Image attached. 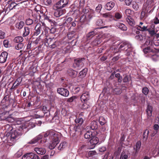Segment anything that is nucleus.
Segmentation results:
<instances>
[{
  "label": "nucleus",
  "mask_w": 159,
  "mask_h": 159,
  "mask_svg": "<svg viewBox=\"0 0 159 159\" xmlns=\"http://www.w3.org/2000/svg\"><path fill=\"white\" fill-rule=\"evenodd\" d=\"M142 92L145 95H147L148 93V89L147 87H144L143 89Z\"/></svg>",
  "instance_id": "09e8293b"
},
{
  "label": "nucleus",
  "mask_w": 159,
  "mask_h": 159,
  "mask_svg": "<svg viewBox=\"0 0 159 159\" xmlns=\"http://www.w3.org/2000/svg\"><path fill=\"white\" fill-rule=\"evenodd\" d=\"M128 155L125 152H122L121 154L120 159H127Z\"/></svg>",
  "instance_id": "58836bf2"
},
{
  "label": "nucleus",
  "mask_w": 159,
  "mask_h": 159,
  "mask_svg": "<svg viewBox=\"0 0 159 159\" xmlns=\"http://www.w3.org/2000/svg\"><path fill=\"white\" fill-rule=\"evenodd\" d=\"M87 71V69L84 68L79 73V76L81 77H84L86 75Z\"/></svg>",
  "instance_id": "c85d7f7f"
},
{
  "label": "nucleus",
  "mask_w": 159,
  "mask_h": 159,
  "mask_svg": "<svg viewBox=\"0 0 159 159\" xmlns=\"http://www.w3.org/2000/svg\"><path fill=\"white\" fill-rule=\"evenodd\" d=\"M75 35V32H71L68 34L67 37L69 39H71L74 38Z\"/></svg>",
  "instance_id": "e433bc0d"
},
{
  "label": "nucleus",
  "mask_w": 159,
  "mask_h": 159,
  "mask_svg": "<svg viewBox=\"0 0 159 159\" xmlns=\"http://www.w3.org/2000/svg\"><path fill=\"white\" fill-rule=\"evenodd\" d=\"M69 75L73 78L75 77L77 75V72L72 69H69L68 70Z\"/></svg>",
  "instance_id": "a878e982"
},
{
  "label": "nucleus",
  "mask_w": 159,
  "mask_h": 159,
  "mask_svg": "<svg viewBox=\"0 0 159 159\" xmlns=\"http://www.w3.org/2000/svg\"><path fill=\"white\" fill-rule=\"evenodd\" d=\"M61 8H59L57 9H54L56 10L54 12V15L56 17H59L66 13L65 10L61 9Z\"/></svg>",
  "instance_id": "4468645a"
},
{
  "label": "nucleus",
  "mask_w": 159,
  "mask_h": 159,
  "mask_svg": "<svg viewBox=\"0 0 159 159\" xmlns=\"http://www.w3.org/2000/svg\"><path fill=\"white\" fill-rule=\"evenodd\" d=\"M102 16L103 17L105 18H111L112 17V16L108 13L103 14L102 15Z\"/></svg>",
  "instance_id": "3c124183"
},
{
  "label": "nucleus",
  "mask_w": 159,
  "mask_h": 159,
  "mask_svg": "<svg viewBox=\"0 0 159 159\" xmlns=\"http://www.w3.org/2000/svg\"><path fill=\"white\" fill-rule=\"evenodd\" d=\"M119 49L120 50H125L126 52V55H129L132 50V48L131 44L129 43L128 42H125L120 44Z\"/></svg>",
  "instance_id": "20e7f679"
},
{
  "label": "nucleus",
  "mask_w": 159,
  "mask_h": 159,
  "mask_svg": "<svg viewBox=\"0 0 159 159\" xmlns=\"http://www.w3.org/2000/svg\"><path fill=\"white\" fill-rule=\"evenodd\" d=\"M149 133V130L148 129H146L143 133V137L144 138H147L148 136V133Z\"/></svg>",
  "instance_id": "052dcab7"
},
{
  "label": "nucleus",
  "mask_w": 159,
  "mask_h": 159,
  "mask_svg": "<svg viewBox=\"0 0 159 159\" xmlns=\"http://www.w3.org/2000/svg\"><path fill=\"white\" fill-rule=\"evenodd\" d=\"M76 98V97L75 96H73L70 98L67 99V102H71Z\"/></svg>",
  "instance_id": "49530a36"
},
{
  "label": "nucleus",
  "mask_w": 159,
  "mask_h": 159,
  "mask_svg": "<svg viewBox=\"0 0 159 159\" xmlns=\"http://www.w3.org/2000/svg\"><path fill=\"white\" fill-rule=\"evenodd\" d=\"M115 3L113 2H107L106 4V9L107 10H110L114 7Z\"/></svg>",
  "instance_id": "b1692460"
},
{
  "label": "nucleus",
  "mask_w": 159,
  "mask_h": 159,
  "mask_svg": "<svg viewBox=\"0 0 159 159\" xmlns=\"http://www.w3.org/2000/svg\"><path fill=\"white\" fill-rule=\"evenodd\" d=\"M34 23H36L38 22L39 20V19L40 16L39 15L34 14Z\"/></svg>",
  "instance_id": "37998d69"
},
{
  "label": "nucleus",
  "mask_w": 159,
  "mask_h": 159,
  "mask_svg": "<svg viewBox=\"0 0 159 159\" xmlns=\"http://www.w3.org/2000/svg\"><path fill=\"white\" fill-rule=\"evenodd\" d=\"M24 24V22L21 21L19 22H17L15 26L16 28L20 30L23 28Z\"/></svg>",
  "instance_id": "5701e85b"
},
{
  "label": "nucleus",
  "mask_w": 159,
  "mask_h": 159,
  "mask_svg": "<svg viewBox=\"0 0 159 159\" xmlns=\"http://www.w3.org/2000/svg\"><path fill=\"white\" fill-rule=\"evenodd\" d=\"M30 33V29L27 27H25L23 31V36L24 37L28 35Z\"/></svg>",
  "instance_id": "4be33fe9"
},
{
  "label": "nucleus",
  "mask_w": 159,
  "mask_h": 159,
  "mask_svg": "<svg viewBox=\"0 0 159 159\" xmlns=\"http://www.w3.org/2000/svg\"><path fill=\"white\" fill-rule=\"evenodd\" d=\"M126 5H130L132 2V0H124Z\"/></svg>",
  "instance_id": "680f3d73"
},
{
  "label": "nucleus",
  "mask_w": 159,
  "mask_h": 159,
  "mask_svg": "<svg viewBox=\"0 0 159 159\" xmlns=\"http://www.w3.org/2000/svg\"><path fill=\"white\" fill-rule=\"evenodd\" d=\"M57 92L58 93L65 97H68L69 94L68 90L66 89L63 88H57Z\"/></svg>",
  "instance_id": "6e6552de"
},
{
  "label": "nucleus",
  "mask_w": 159,
  "mask_h": 159,
  "mask_svg": "<svg viewBox=\"0 0 159 159\" xmlns=\"http://www.w3.org/2000/svg\"><path fill=\"white\" fill-rule=\"evenodd\" d=\"M153 42L149 38L146 39L145 43L141 46V47L143 49V52L146 56L151 57L153 56L154 57H157V55L156 54V52L153 48Z\"/></svg>",
  "instance_id": "f257e3e1"
},
{
  "label": "nucleus",
  "mask_w": 159,
  "mask_h": 159,
  "mask_svg": "<svg viewBox=\"0 0 159 159\" xmlns=\"http://www.w3.org/2000/svg\"><path fill=\"white\" fill-rule=\"evenodd\" d=\"M126 21L128 24L130 26H134L135 25V22L134 20L131 17H127L126 19Z\"/></svg>",
  "instance_id": "6ab92c4d"
},
{
  "label": "nucleus",
  "mask_w": 159,
  "mask_h": 159,
  "mask_svg": "<svg viewBox=\"0 0 159 159\" xmlns=\"http://www.w3.org/2000/svg\"><path fill=\"white\" fill-rule=\"evenodd\" d=\"M85 120V119L80 117H76L75 120V122L76 124H79V125H82Z\"/></svg>",
  "instance_id": "412c9836"
},
{
  "label": "nucleus",
  "mask_w": 159,
  "mask_h": 159,
  "mask_svg": "<svg viewBox=\"0 0 159 159\" xmlns=\"http://www.w3.org/2000/svg\"><path fill=\"white\" fill-rule=\"evenodd\" d=\"M148 13L145 11L143 9V11L141 12L140 17L141 18H144L146 16Z\"/></svg>",
  "instance_id": "c03bdc74"
},
{
  "label": "nucleus",
  "mask_w": 159,
  "mask_h": 159,
  "mask_svg": "<svg viewBox=\"0 0 159 159\" xmlns=\"http://www.w3.org/2000/svg\"><path fill=\"white\" fill-rule=\"evenodd\" d=\"M22 155V153L21 151H19L15 154V156L17 157H19Z\"/></svg>",
  "instance_id": "69168bd1"
},
{
  "label": "nucleus",
  "mask_w": 159,
  "mask_h": 159,
  "mask_svg": "<svg viewBox=\"0 0 159 159\" xmlns=\"http://www.w3.org/2000/svg\"><path fill=\"white\" fill-rule=\"evenodd\" d=\"M69 0H60L53 7V9L63 8L66 7L68 4Z\"/></svg>",
  "instance_id": "423d86ee"
},
{
  "label": "nucleus",
  "mask_w": 159,
  "mask_h": 159,
  "mask_svg": "<svg viewBox=\"0 0 159 159\" xmlns=\"http://www.w3.org/2000/svg\"><path fill=\"white\" fill-rule=\"evenodd\" d=\"M116 26L122 30H127L126 26L124 24L120 22L116 24Z\"/></svg>",
  "instance_id": "aec40b11"
},
{
  "label": "nucleus",
  "mask_w": 159,
  "mask_h": 159,
  "mask_svg": "<svg viewBox=\"0 0 159 159\" xmlns=\"http://www.w3.org/2000/svg\"><path fill=\"white\" fill-rule=\"evenodd\" d=\"M95 35V32L94 31H91L89 33L86 35L87 38L88 39L89 38H91V37H93Z\"/></svg>",
  "instance_id": "a19ab883"
},
{
  "label": "nucleus",
  "mask_w": 159,
  "mask_h": 159,
  "mask_svg": "<svg viewBox=\"0 0 159 159\" xmlns=\"http://www.w3.org/2000/svg\"><path fill=\"white\" fill-rule=\"evenodd\" d=\"M137 28L138 30L141 31H149L147 29V26L144 25L143 23L142 22L140 23Z\"/></svg>",
  "instance_id": "f3484780"
},
{
  "label": "nucleus",
  "mask_w": 159,
  "mask_h": 159,
  "mask_svg": "<svg viewBox=\"0 0 159 159\" xmlns=\"http://www.w3.org/2000/svg\"><path fill=\"white\" fill-rule=\"evenodd\" d=\"M89 105H88L87 103L85 102L84 103H83V104L81 106V108H82L83 109H86L88 108H89Z\"/></svg>",
  "instance_id": "de8ad7c7"
},
{
  "label": "nucleus",
  "mask_w": 159,
  "mask_h": 159,
  "mask_svg": "<svg viewBox=\"0 0 159 159\" xmlns=\"http://www.w3.org/2000/svg\"><path fill=\"white\" fill-rule=\"evenodd\" d=\"M3 44L5 47H8L9 46L8 41L7 40H4L3 42Z\"/></svg>",
  "instance_id": "4d7b16f0"
},
{
  "label": "nucleus",
  "mask_w": 159,
  "mask_h": 159,
  "mask_svg": "<svg viewBox=\"0 0 159 159\" xmlns=\"http://www.w3.org/2000/svg\"><path fill=\"white\" fill-rule=\"evenodd\" d=\"M98 126V123L97 121H92L89 126L86 127V128L87 129H91L92 130H96L97 129Z\"/></svg>",
  "instance_id": "9b49d317"
},
{
  "label": "nucleus",
  "mask_w": 159,
  "mask_h": 159,
  "mask_svg": "<svg viewBox=\"0 0 159 159\" xmlns=\"http://www.w3.org/2000/svg\"><path fill=\"white\" fill-rule=\"evenodd\" d=\"M17 81H16L14 83L12 87V89L17 88V87L20 84L17 82Z\"/></svg>",
  "instance_id": "6e6d98bb"
},
{
  "label": "nucleus",
  "mask_w": 159,
  "mask_h": 159,
  "mask_svg": "<svg viewBox=\"0 0 159 159\" xmlns=\"http://www.w3.org/2000/svg\"><path fill=\"white\" fill-rule=\"evenodd\" d=\"M90 98V94L89 92H84L80 97L81 101L85 102L88 100Z\"/></svg>",
  "instance_id": "f8f14e48"
},
{
  "label": "nucleus",
  "mask_w": 159,
  "mask_h": 159,
  "mask_svg": "<svg viewBox=\"0 0 159 159\" xmlns=\"http://www.w3.org/2000/svg\"><path fill=\"white\" fill-rule=\"evenodd\" d=\"M84 60L83 58L80 59H77L75 60L74 66L75 68H77L78 69H80L83 67L84 63L83 61Z\"/></svg>",
  "instance_id": "1a4fd4ad"
},
{
  "label": "nucleus",
  "mask_w": 159,
  "mask_h": 159,
  "mask_svg": "<svg viewBox=\"0 0 159 159\" xmlns=\"http://www.w3.org/2000/svg\"><path fill=\"white\" fill-rule=\"evenodd\" d=\"M67 146L66 143L65 142H63L61 143L58 147V149L61 150L65 148Z\"/></svg>",
  "instance_id": "c756f323"
},
{
  "label": "nucleus",
  "mask_w": 159,
  "mask_h": 159,
  "mask_svg": "<svg viewBox=\"0 0 159 159\" xmlns=\"http://www.w3.org/2000/svg\"><path fill=\"white\" fill-rule=\"evenodd\" d=\"M43 3L47 6H48L51 4L52 3L51 0H43Z\"/></svg>",
  "instance_id": "8fccbe9b"
},
{
  "label": "nucleus",
  "mask_w": 159,
  "mask_h": 159,
  "mask_svg": "<svg viewBox=\"0 0 159 159\" xmlns=\"http://www.w3.org/2000/svg\"><path fill=\"white\" fill-rule=\"evenodd\" d=\"M99 122L100 124L102 125L107 122V121L103 117L100 116L99 118Z\"/></svg>",
  "instance_id": "cd10ccee"
},
{
  "label": "nucleus",
  "mask_w": 159,
  "mask_h": 159,
  "mask_svg": "<svg viewBox=\"0 0 159 159\" xmlns=\"http://www.w3.org/2000/svg\"><path fill=\"white\" fill-rule=\"evenodd\" d=\"M24 44L22 43H19L17 44L15 47L16 48L17 50H20L22 48Z\"/></svg>",
  "instance_id": "79ce46f5"
},
{
  "label": "nucleus",
  "mask_w": 159,
  "mask_h": 159,
  "mask_svg": "<svg viewBox=\"0 0 159 159\" xmlns=\"http://www.w3.org/2000/svg\"><path fill=\"white\" fill-rule=\"evenodd\" d=\"M25 22L26 25H30L33 23L34 20L28 18L26 20Z\"/></svg>",
  "instance_id": "c9c22d12"
},
{
  "label": "nucleus",
  "mask_w": 159,
  "mask_h": 159,
  "mask_svg": "<svg viewBox=\"0 0 159 159\" xmlns=\"http://www.w3.org/2000/svg\"><path fill=\"white\" fill-rule=\"evenodd\" d=\"M102 8V5L100 4H98V6L96 8V11L98 12H100Z\"/></svg>",
  "instance_id": "5fc2aeb1"
},
{
  "label": "nucleus",
  "mask_w": 159,
  "mask_h": 159,
  "mask_svg": "<svg viewBox=\"0 0 159 159\" xmlns=\"http://www.w3.org/2000/svg\"><path fill=\"white\" fill-rule=\"evenodd\" d=\"M49 158V156L48 155H45L43 156L41 158V159H48Z\"/></svg>",
  "instance_id": "774afa93"
},
{
  "label": "nucleus",
  "mask_w": 159,
  "mask_h": 159,
  "mask_svg": "<svg viewBox=\"0 0 159 159\" xmlns=\"http://www.w3.org/2000/svg\"><path fill=\"white\" fill-rule=\"evenodd\" d=\"M141 145V143L140 141H139L137 142L136 145V150L137 152L139 149Z\"/></svg>",
  "instance_id": "a18cd8bd"
},
{
  "label": "nucleus",
  "mask_w": 159,
  "mask_h": 159,
  "mask_svg": "<svg viewBox=\"0 0 159 159\" xmlns=\"http://www.w3.org/2000/svg\"><path fill=\"white\" fill-rule=\"evenodd\" d=\"M154 24H159V20L157 17H156L153 20Z\"/></svg>",
  "instance_id": "338daca9"
},
{
  "label": "nucleus",
  "mask_w": 159,
  "mask_h": 159,
  "mask_svg": "<svg viewBox=\"0 0 159 159\" xmlns=\"http://www.w3.org/2000/svg\"><path fill=\"white\" fill-rule=\"evenodd\" d=\"M106 150V148L104 147H102L99 148V151L100 152H102L105 151Z\"/></svg>",
  "instance_id": "e2e57ef3"
},
{
  "label": "nucleus",
  "mask_w": 159,
  "mask_h": 159,
  "mask_svg": "<svg viewBox=\"0 0 159 159\" xmlns=\"http://www.w3.org/2000/svg\"><path fill=\"white\" fill-rule=\"evenodd\" d=\"M22 159H39V157L33 153L25 154L22 157Z\"/></svg>",
  "instance_id": "9d476101"
},
{
  "label": "nucleus",
  "mask_w": 159,
  "mask_h": 159,
  "mask_svg": "<svg viewBox=\"0 0 159 159\" xmlns=\"http://www.w3.org/2000/svg\"><path fill=\"white\" fill-rule=\"evenodd\" d=\"M152 107L150 105H148L146 109V112L148 116L150 117L152 116Z\"/></svg>",
  "instance_id": "393cba45"
},
{
  "label": "nucleus",
  "mask_w": 159,
  "mask_h": 159,
  "mask_svg": "<svg viewBox=\"0 0 159 159\" xmlns=\"http://www.w3.org/2000/svg\"><path fill=\"white\" fill-rule=\"evenodd\" d=\"M98 142L99 139L98 138L95 136H93L90 141L91 144L93 145V147H95V145L98 144Z\"/></svg>",
  "instance_id": "dca6fc26"
},
{
  "label": "nucleus",
  "mask_w": 159,
  "mask_h": 159,
  "mask_svg": "<svg viewBox=\"0 0 159 159\" xmlns=\"http://www.w3.org/2000/svg\"><path fill=\"white\" fill-rule=\"evenodd\" d=\"M48 136H49L50 139L52 140L49 143L48 148L50 149H52L58 143L60 140L57 135L55 133V132L53 130H51L47 132L44 134V137L43 138V140H40V143L45 142L46 140V138Z\"/></svg>",
  "instance_id": "f03ea898"
},
{
  "label": "nucleus",
  "mask_w": 159,
  "mask_h": 159,
  "mask_svg": "<svg viewBox=\"0 0 159 159\" xmlns=\"http://www.w3.org/2000/svg\"><path fill=\"white\" fill-rule=\"evenodd\" d=\"M96 24L98 26H101L102 24V20L101 19L98 20L96 22Z\"/></svg>",
  "instance_id": "13d9d810"
},
{
  "label": "nucleus",
  "mask_w": 159,
  "mask_h": 159,
  "mask_svg": "<svg viewBox=\"0 0 159 159\" xmlns=\"http://www.w3.org/2000/svg\"><path fill=\"white\" fill-rule=\"evenodd\" d=\"M5 37V32L0 30V39H3Z\"/></svg>",
  "instance_id": "864d4df0"
},
{
  "label": "nucleus",
  "mask_w": 159,
  "mask_h": 159,
  "mask_svg": "<svg viewBox=\"0 0 159 159\" xmlns=\"http://www.w3.org/2000/svg\"><path fill=\"white\" fill-rule=\"evenodd\" d=\"M72 20V18L71 17H69L66 20L65 23L68 24H70Z\"/></svg>",
  "instance_id": "bf43d9fd"
},
{
  "label": "nucleus",
  "mask_w": 159,
  "mask_h": 159,
  "mask_svg": "<svg viewBox=\"0 0 159 159\" xmlns=\"http://www.w3.org/2000/svg\"><path fill=\"white\" fill-rule=\"evenodd\" d=\"M23 40V39L21 36H17L15 37L14 39V41L16 43H21Z\"/></svg>",
  "instance_id": "2f4dec72"
},
{
  "label": "nucleus",
  "mask_w": 159,
  "mask_h": 159,
  "mask_svg": "<svg viewBox=\"0 0 159 159\" xmlns=\"http://www.w3.org/2000/svg\"><path fill=\"white\" fill-rule=\"evenodd\" d=\"M135 38L138 40L142 41L143 40H145V37L144 35L139 34L135 36Z\"/></svg>",
  "instance_id": "473e14b6"
},
{
  "label": "nucleus",
  "mask_w": 159,
  "mask_h": 159,
  "mask_svg": "<svg viewBox=\"0 0 159 159\" xmlns=\"http://www.w3.org/2000/svg\"><path fill=\"white\" fill-rule=\"evenodd\" d=\"M17 4L16 3H15L14 2H12L9 5V6L8 7L9 8V10H12L14 8L17 6Z\"/></svg>",
  "instance_id": "f704fd0d"
},
{
  "label": "nucleus",
  "mask_w": 159,
  "mask_h": 159,
  "mask_svg": "<svg viewBox=\"0 0 159 159\" xmlns=\"http://www.w3.org/2000/svg\"><path fill=\"white\" fill-rule=\"evenodd\" d=\"M34 150L39 154L43 155L46 152V150L43 148H35Z\"/></svg>",
  "instance_id": "2eb2a0df"
},
{
  "label": "nucleus",
  "mask_w": 159,
  "mask_h": 159,
  "mask_svg": "<svg viewBox=\"0 0 159 159\" xmlns=\"http://www.w3.org/2000/svg\"><path fill=\"white\" fill-rule=\"evenodd\" d=\"M153 128L155 130L153 133L152 134V136H154L157 132V130L159 128V126L157 124H155L153 127Z\"/></svg>",
  "instance_id": "72a5a7b5"
},
{
  "label": "nucleus",
  "mask_w": 159,
  "mask_h": 159,
  "mask_svg": "<svg viewBox=\"0 0 159 159\" xmlns=\"http://www.w3.org/2000/svg\"><path fill=\"white\" fill-rule=\"evenodd\" d=\"M8 53L6 52H2L0 55V63L5 62L7 59Z\"/></svg>",
  "instance_id": "ddd939ff"
},
{
  "label": "nucleus",
  "mask_w": 159,
  "mask_h": 159,
  "mask_svg": "<svg viewBox=\"0 0 159 159\" xmlns=\"http://www.w3.org/2000/svg\"><path fill=\"white\" fill-rule=\"evenodd\" d=\"M44 20L46 21H48L49 22H52V20L50 19L49 18L46 16H44Z\"/></svg>",
  "instance_id": "0e129e2a"
},
{
  "label": "nucleus",
  "mask_w": 159,
  "mask_h": 159,
  "mask_svg": "<svg viewBox=\"0 0 159 159\" xmlns=\"http://www.w3.org/2000/svg\"><path fill=\"white\" fill-rule=\"evenodd\" d=\"M43 138V135L41 134H39L36 137L32 139L29 143L34 144L37 142L39 140Z\"/></svg>",
  "instance_id": "a211bd4d"
},
{
  "label": "nucleus",
  "mask_w": 159,
  "mask_h": 159,
  "mask_svg": "<svg viewBox=\"0 0 159 159\" xmlns=\"http://www.w3.org/2000/svg\"><path fill=\"white\" fill-rule=\"evenodd\" d=\"M92 133L90 131H88L84 135V137L86 139H89L93 137Z\"/></svg>",
  "instance_id": "bb28decb"
},
{
  "label": "nucleus",
  "mask_w": 159,
  "mask_h": 159,
  "mask_svg": "<svg viewBox=\"0 0 159 159\" xmlns=\"http://www.w3.org/2000/svg\"><path fill=\"white\" fill-rule=\"evenodd\" d=\"M121 92V90L120 89L116 88L113 89V93L116 94H119Z\"/></svg>",
  "instance_id": "4c0bfd02"
},
{
  "label": "nucleus",
  "mask_w": 159,
  "mask_h": 159,
  "mask_svg": "<svg viewBox=\"0 0 159 159\" xmlns=\"http://www.w3.org/2000/svg\"><path fill=\"white\" fill-rule=\"evenodd\" d=\"M41 24L39 23H38L35 26V32L34 34L36 35L39 34L41 32L43 33L44 31H47L48 29V28L46 26L44 22H41Z\"/></svg>",
  "instance_id": "39448f33"
},
{
  "label": "nucleus",
  "mask_w": 159,
  "mask_h": 159,
  "mask_svg": "<svg viewBox=\"0 0 159 159\" xmlns=\"http://www.w3.org/2000/svg\"><path fill=\"white\" fill-rule=\"evenodd\" d=\"M152 5L151 2H147L144 4L143 9L147 11L148 13L150 14L153 10L152 8Z\"/></svg>",
  "instance_id": "0eeeda50"
},
{
  "label": "nucleus",
  "mask_w": 159,
  "mask_h": 159,
  "mask_svg": "<svg viewBox=\"0 0 159 159\" xmlns=\"http://www.w3.org/2000/svg\"><path fill=\"white\" fill-rule=\"evenodd\" d=\"M133 14V12L130 9H126L125 11V14L128 17H131Z\"/></svg>",
  "instance_id": "7c9ffc66"
},
{
  "label": "nucleus",
  "mask_w": 159,
  "mask_h": 159,
  "mask_svg": "<svg viewBox=\"0 0 159 159\" xmlns=\"http://www.w3.org/2000/svg\"><path fill=\"white\" fill-rule=\"evenodd\" d=\"M20 136V134L16 131H15L7 133L4 138L7 140V142L9 143H11L16 139H18Z\"/></svg>",
  "instance_id": "7ed1b4c3"
},
{
  "label": "nucleus",
  "mask_w": 159,
  "mask_h": 159,
  "mask_svg": "<svg viewBox=\"0 0 159 159\" xmlns=\"http://www.w3.org/2000/svg\"><path fill=\"white\" fill-rule=\"evenodd\" d=\"M115 17L118 20L120 19L122 17V15L119 12H116L115 14Z\"/></svg>",
  "instance_id": "ea45409f"
},
{
  "label": "nucleus",
  "mask_w": 159,
  "mask_h": 159,
  "mask_svg": "<svg viewBox=\"0 0 159 159\" xmlns=\"http://www.w3.org/2000/svg\"><path fill=\"white\" fill-rule=\"evenodd\" d=\"M132 7L136 10H137L139 8V6L136 2H133L132 4Z\"/></svg>",
  "instance_id": "603ef678"
}]
</instances>
